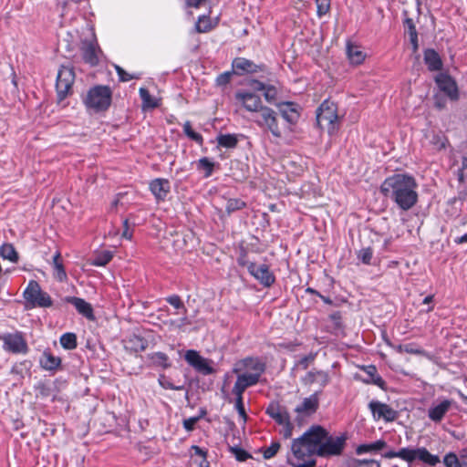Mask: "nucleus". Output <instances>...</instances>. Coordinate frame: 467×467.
<instances>
[{
	"label": "nucleus",
	"instance_id": "f257e3e1",
	"mask_svg": "<svg viewBox=\"0 0 467 467\" xmlns=\"http://www.w3.org/2000/svg\"><path fill=\"white\" fill-rule=\"evenodd\" d=\"M418 184L414 177L397 173L384 180L380 192L402 211L410 210L418 202Z\"/></svg>",
	"mask_w": 467,
	"mask_h": 467
},
{
	"label": "nucleus",
	"instance_id": "f03ea898",
	"mask_svg": "<svg viewBox=\"0 0 467 467\" xmlns=\"http://www.w3.org/2000/svg\"><path fill=\"white\" fill-rule=\"evenodd\" d=\"M321 426L314 425L291 443V455H287L286 462L291 467H316V445L320 442Z\"/></svg>",
	"mask_w": 467,
	"mask_h": 467
},
{
	"label": "nucleus",
	"instance_id": "7ed1b4c3",
	"mask_svg": "<svg viewBox=\"0 0 467 467\" xmlns=\"http://www.w3.org/2000/svg\"><path fill=\"white\" fill-rule=\"evenodd\" d=\"M386 459L400 458L402 461L412 463L416 460L429 466H435L441 461L438 455L431 454L425 447H405L399 451H389L383 454Z\"/></svg>",
	"mask_w": 467,
	"mask_h": 467
},
{
	"label": "nucleus",
	"instance_id": "20e7f679",
	"mask_svg": "<svg viewBox=\"0 0 467 467\" xmlns=\"http://www.w3.org/2000/svg\"><path fill=\"white\" fill-rule=\"evenodd\" d=\"M112 99V91L108 86H95L91 88L83 102L88 110L95 113L106 111L110 104Z\"/></svg>",
	"mask_w": 467,
	"mask_h": 467
},
{
	"label": "nucleus",
	"instance_id": "39448f33",
	"mask_svg": "<svg viewBox=\"0 0 467 467\" xmlns=\"http://www.w3.org/2000/svg\"><path fill=\"white\" fill-rule=\"evenodd\" d=\"M320 442L316 445V455L322 458L340 455L346 444L344 436H332L321 426Z\"/></svg>",
	"mask_w": 467,
	"mask_h": 467
},
{
	"label": "nucleus",
	"instance_id": "423d86ee",
	"mask_svg": "<svg viewBox=\"0 0 467 467\" xmlns=\"http://www.w3.org/2000/svg\"><path fill=\"white\" fill-rule=\"evenodd\" d=\"M252 120L264 131L269 132L275 139L283 136V128L279 125L278 113L265 106L256 115H253Z\"/></svg>",
	"mask_w": 467,
	"mask_h": 467
},
{
	"label": "nucleus",
	"instance_id": "0eeeda50",
	"mask_svg": "<svg viewBox=\"0 0 467 467\" xmlns=\"http://www.w3.org/2000/svg\"><path fill=\"white\" fill-rule=\"evenodd\" d=\"M317 122L321 129H327L329 134L335 133L339 127L337 106L330 100H325L317 110Z\"/></svg>",
	"mask_w": 467,
	"mask_h": 467
},
{
	"label": "nucleus",
	"instance_id": "6e6552de",
	"mask_svg": "<svg viewBox=\"0 0 467 467\" xmlns=\"http://www.w3.org/2000/svg\"><path fill=\"white\" fill-rule=\"evenodd\" d=\"M23 296L26 306L29 307L46 308L53 305V300L50 296L43 291L40 285L35 280L28 282Z\"/></svg>",
	"mask_w": 467,
	"mask_h": 467
},
{
	"label": "nucleus",
	"instance_id": "1a4fd4ad",
	"mask_svg": "<svg viewBox=\"0 0 467 467\" xmlns=\"http://www.w3.org/2000/svg\"><path fill=\"white\" fill-rule=\"evenodd\" d=\"M154 342L155 336L153 332L145 329L136 330L124 339L125 348L133 352H141L145 350L150 343Z\"/></svg>",
	"mask_w": 467,
	"mask_h": 467
},
{
	"label": "nucleus",
	"instance_id": "9d476101",
	"mask_svg": "<svg viewBox=\"0 0 467 467\" xmlns=\"http://www.w3.org/2000/svg\"><path fill=\"white\" fill-rule=\"evenodd\" d=\"M239 264L245 266L249 274L265 287H270L275 283V276L267 265H257L256 263L241 259Z\"/></svg>",
	"mask_w": 467,
	"mask_h": 467
},
{
	"label": "nucleus",
	"instance_id": "9b49d317",
	"mask_svg": "<svg viewBox=\"0 0 467 467\" xmlns=\"http://www.w3.org/2000/svg\"><path fill=\"white\" fill-rule=\"evenodd\" d=\"M75 81V73L72 67L62 66L57 73L56 88L58 101L64 100L69 94Z\"/></svg>",
	"mask_w": 467,
	"mask_h": 467
},
{
	"label": "nucleus",
	"instance_id": "f8f14e48",
	"mask_svg": "<svg viewBox=\"0 0 467 467\" xmlns=\"http://www.w3.org/2000/svg\"><path fill=\"white\" fill-rule=\"evenodd\" d=\"M321 391H317L307 398H305L301 404L296 407L295 411L297 414L296 421L302 424L306 417L313 415L318 409L319 399L318 395Z\"/></svg>",
	"mask_w": 467,
	"mask_h": 467
},
{
	"label": "nucleus",
	"instance_id": "ddd939ff",
	"mask_svg": "<svg viewBox=\"0 0 467 467\" xmlns=\"http://www.w3.org/2000/svg\"><path fill=\"white\" fill-rule=\"evenodd\" d=\"M235 99L244 107V109L253 113V115H256L265 107L258 95L249 91L236 92Z\"/></svg>",
	"mask_w": 467,
	"mask_h": 467
},
{
	"label": "nucleus",
	"instance_id": "4468645a",
	"mask_svg": "<svg viewBox=\"0 0 467 467\" xmlns=\"http://www.w3.org/2000/svg\"><path fill=\"white\" fill-rule=\"evenodd\" d=\"M0 339L4 343L3 348L5 351L12 353H26L27 351L26 342L19 332L0 335Z\"/></svg>",
	"mask_w": 467,
	"mask_h": 467
},
{
	"label": "nucleus",
	"instance_id": "2eb2a0df",
	"mask_svg": "<svg viewBox=\"0 0 467 467\" xmlns=\"http://www.w3.org/2000/svg\"><path fill=\"white\" fill-rule=\"evenodd\" d=\"M184 359L191 367L202 375H211L214 372L209 361L194 349L187 350L184 354Z\"/></svg>",
	"mask_w": 467,
	"mask_h": 467
},
{
	"label": "nucleus",
	"instance_id": "dca6fc26",
	"mask_svg": "<svg viewBox=\"0 0 467 467\" xmlns=\"http://www.w3.org/2000/svg\"><path fill=\"white\" fill-rule=\"evenodd\" d=\"M278 109L282 118L287 123V126L283 128V131L285 130H292V126L296 124L300 118L298 106L294 102L285 101L278 104Z\"/></svg>",
	"mask_w": 467,
	"mask_h": 467
},
{
	"label": "nucleus",
	"instance_id": "f3484780",
	"mask_svg": "<svg viewBox=\"0 0 467 467\" xmlns=\"http://www.w3.org/2000/svg\"><path fill=\"white\" fill-rule=\"evenodd\" d=\"M435 82L450 99L457 100L459 99V90L456 81L447 73H440L435 77Z\"/></svg>",
	"mask_w": 467,
	"mask_h": 467
},
{
	"label": "nucleus",
	"instance_id": "a211bd4d",
	"mask_svg": "<svg viewBox=\"0 0 467 467\" xmlns=\"http://www.w3.org/2000/svg\"><path fill=\"white\" fill-rule=\"evenodd\" d=\"M80 51L85 63L91 67L97 66L99 62V56L101 53L96 39H84L81 42Z\"/></svg>",
	"mask_w": 467,
	"mask_h": 467
},
{
	"label": "nucleus",
	"instance_id": "6ab92c4d",
	"mask_svg": "<svg viewBox=\"0 0 467 467\" xmlns=\"http://www.w3.org/2000/svg\"><path fill=\"white\" fill-rule=\"evenodd\" d=\"M453 400L439 398L428 410V417L434 422H441L453 405Z\"/></svg>",
	"mask_w": 467,
	"mask_h": 467
},
{
	"label": "nucleus",
	"instance_id": "aec40b11",
	"mask_svg": "<svg viewBox=\"0 0 467 467\" xmlns=\"http://www.w3.org/2000/svg\"><path fill=\"white\" fill-rule=\"evenodd\" d=\"M375 420H384L387 422L394 421L398 412L388 404L379 401H371L368 405Z\"/></svg>",
	"mask_w": 467,
	"mask_h": 467
},
{
	"label": "nucleus",
	"instance_id": "412c9836",
	"mask_svg": "<svg viewBox=\"0 0 467 467\" xmlns=\"http://www.w3.org/2000/svg\"><path fill=\"white\" fill-rule=\"evenodd\" d=\"M232 67L236 75L256 73L264 70L263 65H256L244 57H236L232 62Z\"/></svg>",
	"mask_w": 467,
	"mask_h": 467
},
{
	"label": "nucleus",
	"instance_id": "4be33fe9",
	"mask_svg": "<svg viewBox=\"0 0 467 467\" xmlns=\"http://www.w3.org/2000/svg\"><path fill=\"white\" fill-rule=\"evenodd\" d=\"M170 189V182L167 179L158 178L150 182V191L158 202L165 200Z\"/></svg>",
	"mask_w": 467,
	"mask_h": 467
},
{
	"label": "nucleus",
	"instance_id": "5701e85b",
	"mask_svg": "<svg viewBox=\"0 0 467 467\" xmlns=\"http://www.w3.org/2000/svg\"><path fill=\"white\" fill-rule=\"evenodd\" d=\"M66 302L71 304L75 309L83 316V317L91 320L94 318L93 308L89 303L82 298L76 296L66 297Z\"/></svg>",
	"mask_w": 467,
	"mask_h": 467
},
{
	"label": "nucleus",
	"instance_id": "b1692460",
	"mask_svg": "<svg viewBox=\"0 0 467 467\" xmlns=\"http://www.w3.org/2000/svg\"><path fill=\"white\" fill-rule=\"evenodd\" d=\"M266 414L274 419L279 425L287 423V420L290 419V415L286 409L275 402L269 404L266 408Z\"/></svg>",
	"mask_w": 467,
	"mask_h": 467
},
{
	"label": "nucleus",
	"instance_id": "393cba45",
	"mask_svg": "<svg viewBox=\"0 0 467 467\" xmlns=\"http://www.w3.org/2000/svg\"><path fill=\"white\" fill-rule=\"evenodd\" d=\"M423 60L430 71H439L442 68L443 63L441 56L432 48L424 50Z\"/></svg>",
	"mask_w": 467,
	"mask_h": 467
},
{
	"label": "nucleus",
	"instance_id": "a878e982",
	"mask_svg": "<svg viewBox=\"0 0 467 467\" xmlns=\"http://www.w3.org/2000/svg\"><path fill=\"white\" fill-rule=\"evenodd\" d=\"M346 52L349 62L353 65H359L365 60L366 55L358 45L350 40L347 41Z\"/></svg>",
	"mask_w": 467,
	"mask_h": 467
},
{
	"label": "nucleus",
	"instance_id": "bb28decb",
	"mask_svg": "<svg viewBox=\"0 0 467 467\" xmlns=\"http://www.w3.org/2000/svg\"><path fill=\"white\" fill-rule=\"evenodd\" d=\"M39 364L41 368L45 370L55 371L60 367L61 358L57 356H54L49 351H44L39 359Z\"/></svg>",
	"mask_w": 467,
	"mask_h": 467
},
{
	"label": "nucleus",
	"instance_id": "cd10ccee",
	"mask_svg": "<svg viewBox=\"0 0 467 467\" xmlns=\"http://www.w3.org/2000/svg\"><path fill=\"white\" fill-rule=\"evenodd\" d=\"M147 358L150 360V366L161 368L163 369L171 367V363L169 357L163 352H153L147 355Z\"/></svg>",
	"mask_w": 467,
	"mask_h": 467
},
{
	"label": "nucleus",
	"instance_id": "c85d7f7f",
	"mask_svg": "<svg viewBox=\"0 0 467 467\" xmlns=\"http://www.w3.org/2000/svg\"><path fill=\"white\" fill-rule=\"evenodd\" d=\"M52 266L54 269V276L59 281L64 282L67 280V275L63 265V261L61 258L60 252H56L53 255Z\"/></svg>",
	"mask_w": 467,
	"mask_h": 467
},
{
	"label": "nucleus",
	"instance_id": "c756f323",
	"mask_svg": "<svg viewBox=\"0 0 467 467\" xmlns=\"http://www.w3.org/2000/svg\"><path fill=\"white\" fill-rule=\"evenodd\" d=\"M387 446V443L383 440H378L371 443H364L360 444L356 448V453L358 455H362L365 453H372L379 451L384 449Z\"/></svg>",
	"mask_w": 467,
	"mask_h": 467
},
{
	"label": "nucleus",
	"instance_id": "7c9ffc66",
	"mask_svg": "<svg viewBox=\"0 0 467 467\" xmlns=\"http://www.w3.org/2000/svg\"><path fill=\"white\" fill-rule=\"evenodd\" d=\"M430 139V143L437 150L446 149L449 144L447 137L441 131H431L429 135H426Z\"/></svg>",
	"mask_w": 467,
	"mask_h": 467
},
{
	"label": "nucleus",
	"instance_id": "2f4dec72",
	"mask_svg": "<svg viewBox=\"0 0 467 467\" xmlns=\"http://www.w3.org/2000/svg\"><path fill=\"white\" fill-rule=\"evenodd\" d=\"M245 369L249 370L253 374H257L260 378L265 371V364L258 358H247L243 361Z\"/></svg>",
	"mask_w": 467,
	"mask_h": 467
},
{
	"label": "nucleus",
	"instance_id": "473e14b6",
	"mask_svg": "<svg viewBox=\"0 0 467 467\" xmlns=\"http://www.w3.org/2000/svg\"><path fill=\"white\" fill-rule=\"evenodd\" d=\"M214 167L215 163L207 157H202L196 162V169L200 171H203L204 178H209L212 176Z\"/></svg>",
	"mask_w": 467,
	"mask_h": 467
},
{
	"label": "nucleus",
	"instance_id": "72a5a7b5",
	"mask_svg": "<svg viewBox=\"0 0 467 467\" xmlns=\"http://www.w3.org/2000/svg\"><path fill=\"white\" fill-rule=\"evenodd\" d=\"M218 146L226 149H234L238 143V138L235 134H220L216 138Z\"/></svg>",
	"mask_w": 467,
	"mask_h": 467
},
{
	"label": "nucleus",
	"instance_id": "f704fd0d",
	"mask_svg": "<svg viewBox=\"0 0 467 467\" xmlns=\"http://www.w3.org/2000/svg\"><path fill=\"white\" fill-rule=\"evenodd\" d=\"M307 379L310 383L317 382L322 388L326 387L329 382V376L327 372L318 370V371H309L307 373Z\"/></svg>",
	"mask_w": 467,
	"mask_h": 467
},
{
	"label": "nucleus",
	"instance_id": "c9c22d12",
	"mask_svg": "<svg viewBox=\"0 0 467 467\" xmlns=\"http://www.w3.org/2000/svg\"><path fill=\"white\" fill-rule=\"evenodd\" d=\"M139 93L142 100L143 109H155L159 106L158 100L155 98L151 97L147 88H140Z\"/></svg>",
	"mask_w": 467,
	"mask_h": 467
},
{
	"label": "nucleus",
	"instance_id": "e433bc0d",
	"mask_svg": "<svg viewBox=\"0 0 467 467\" xmlns=\"http://www.w3.org/2000/svg\"><path fill=\"white\" fill-rule=\"evenodd\" d=\"M0 255L3 259L9 260L12 263L18 261V254L11 244H4L0 247Z\"/></svg>",
	"mask_w": 467,
	"mask_h": 467
},
{
	"label": "nucleus",
	"instance_id": "4c0bfd02",
	"mask_svg": "<svg viewBox=\"0 0 467 467\" xmlns=\"http://www.w3.org/2000/svg\"><path fill=\"white\" fill-rule=\"evenodd\" d=\"M348 467H380V463L376 460L351 458L348 462Z\"/></svg>",
	"mask_w": 467,
	"mask_h": 467
},
{
	"label": "nucleus",
	"instance_id": "58836bf2",
	"mask_svg": "<svg viewBox=\"0 0 467 467\" xmlns=\"http://www.w3.org/2000/svg\"><path fill=\"white\" fill-rule=\"evenodd\" d=\"M60 344L65 349H74L77 347V337L74 333H65L60 337Z\"/></svg>",
	"mask_w": 467,
	"mask_h": 467
},
{
	"label": "nucleus",
	"instance_id": "ea45409f",
	"mask_svg": "<svg viewBox=\"0 0 467 467\" xmlns=\"http://www.w3.org/2000/svg\"><path fill=\"white\" fill-rule=\"evenodd\" d=\"M246 206V203L238 198L229 199L225 205V210L228 214L234 213L236 211L242 210Z\"/></svg>",
	"mask_w": 467,
	"mask_h": 467
},
{
	"label": "nucleus",
	"instance_id": "a19ab883",
	"mask_svg": "<svg viewBox=\"0 0 467 467\" xmlns=\"http://www.w3.org/2000/svg\"><path fill=\"white\" fill-rule=\"evenodd\" d=\"M111 259L112 254L109 251H104L95 256V258L92 260L91 265L95 266H105L111 261Z\"/></svg>",
	"mask_w": 467,
	"mask_h": 467
},
{
	"label": "nucleus",
	"instance_id": "79ce46f5",
	"mask_svg": "<svg viewBox=\"0 0 467 467\" xmlns=\"http://www.w3.org/2000/svg\"><path fill=\"white\" fill-rule=\"evenodd\" d=\"M158 382L160 386L164 389H172V390H182L184 389L183 385H174L165 375H160L158 379Z\"/></svg>",
	"mask_w": 467,
	"mask_h": 467
},
{
	"label": "nucleus",
	"instance_id": "37998d69",
	"mask_svg": "<svg viewBox=\"0 0 467 467\" xmlns=\"http://www.w3.org/2000/svg\"><path fill=\"white\" fill-rule=\"evenodd\" d=\"M238 378L243 383H244V387L247 388L255 385L260 379L257 374H253L251 372L240 374L238 375Z\"/></svg>",
	"mask_w": 467,
	"mask_h": 467
},
{
	"label": "nucleus",
	"instance_id": "c03bdc74",
	"mask_svg": "<svg viewBox=\"0 0 467 467\" xmlns=\"http://www.w3.org/2000/svg\"><path fill=\"white\" fill-rule=\"evenodd\" d=\"M317 15L322 17L327 15L330 10V0H316Z\"/></svg>",
	"mask_w": 467,
	"mask_h": 467
},
{
	"label": "nucleus",
	"instance_id": "a18cd8bd",
	"mask_svg": "<svg viewBox=\"0 0 467 467\" xmlns=\"http://www.w3.org/2000/svg\"><path fill=\"white\" fill-rule=\"evenodd\" d=\"M277 88L274 85H268L265 90L264 91V97L265 99L270 103L274 104L275 103V100L277 99Z\"/></svg>",
	"mask_w": 467,
	"mask_h": 467
},
{
	"label": "nucleus",
	"instance_id": "49530a36",
	"mask_svg": "<svg viewBox=\"0 0 467 467\" xmlns=\"http://www.w3.org/2000/svg\"><path fill=\"white\" fill-rule=\"evenodd\" d=\"M166 301L177 310V314L185 311V306L179 296L171 295L166 298Z\"/></svg>",
	"mask_w": 467,
	"mask_h": 467
},
{
	"label": "nucleus",
	"instance_id": "de8ad7c7",
	"mask_svg": "<svg viewBox=\"0 0 467 467\" xmlns=\"http://www.w3.org/2000/svg\"><path fill=\"white\" fill-rule=\"evenodd\" d=\"M373 250L370 247L362 248L358 253V258L365 265H370Z\"/></svg>",
	"mask_w": 467,
	"mask_h": 467
},
{
	"label": "nucleus",
	"instance_id": "09e8293b",
	"mask_svg": "<svg viewBox=\"0 0 467 467\" xmlns=\"http://www.w3.org/2000/svg\"><path fill=\"white\" fill-rule=\"evenodd\" d=\"M443 463L446 467H462L457 455L453 452H449L444 456Z\"/></svg>",
	"mask_w": 467,
	"mask_h": 467
},
{
	"label": "nucleus",
	"instance_id": "8fccbe9b",
	"mask_svg": "<svg viewBox=\"0 0 467 467\" xmlns=\"http://www.w3.org/2000/svg\"><path fill=\"white\" fill-rule=\"evenodd\" d=\"M280 449V443L277 441L272 442L270 446L265 449L264 458L269 460L273 458Z\"/></svg>",
	"mask_w": 467,
	"mask_h": 467
},
{
	"label": "nucleus",
	"instance_id": "3c124183",
	"mask_svg": "<svg viewBox=\"0 0 467 467\" xmlns=\"http://www.w3.org/2000/svg\"><path fill=\"white\" fill-rule=\"evenodd\" d=\"M116 72L119 76V78L122 82H128L134 78H139V76L131 75L127 73L121 67L115 65Z\"/></svg>",
	"mask_w": 467,
	"mask_h": 467
},
{
	"label": "nucleus",
	"instance_id": "603ef678",
	"mask_svg": "<svg viewBox=\"0 0 467 467\" xmlns=\"http://www.w3.org/2000/svg\"><path fill=\"white\" fill-rule=\"evenodd\" d=\"M230 450L238 462H244L250 457V454L241 448L231 447Z\"/></svg>",
	"mask_w": 467,
	"mask_h": 467
},
{
	"label": "nucleus",
	"instance_id": "864d4df0",
	"mask_svg": "<svg viewBox=\"0 0 467 467\" xmlns=\"http://www.w3.org/2000/svg\"><path fill=\"white\" fill-rule=\"evenodd\" d=\"M246 389L247 387H244V383H243L242 380H240L237 377V379L233 388V394L235 395L236 399L243 398V393Z\"/></svg>",
	"mask_w": 467,
	"mask_h": 467
},
{
	"label": "nucleus",
	"instance_id": "5fc2aeb1",
	"mask_svg": "<svg viewBox=\"0 0 467 467\" xmlns=\"http://www.w3.org/2000/svg\"><path fill=\"white\" fill-rule=\"evenodd\" d=\"M203 414V412L202 413ZM202 417V415L197 417H190L183 420V428L187 431H192L194 430L195 424L199 421V420Z\"/></svg>",
	"mask_w": 467,
	"mask_h": 467
},
{
	"label": "nucleus",
	"instance_id": "6e6d98bb",
	"mask_svg": "<svg viewBox=\"0 0 467 467\" xmlns=\"http://www.w3.org/2000/svg\"><path fill=\"white\" fill-rule=\"evenodd\" d=\"M404 25H405V27H406V29L408 31L409 36L418 34L416 26H415V24H414L412 18L407 17L404 20Z\"/></svg>",
	"mask_w": 467,
	"mask_h": 467
},
{
	"label": "nucleus",
	"instance_id": "4d7b16f0",
	"mask_svg": "<svg viewBox=\"0 0 467 467\" xmlns=\"http://www.w3.org/2000/svg\"><path fill=\"white\" fill-rule=\"evenodd\" d=\"M317 353H310L307 356L303 357L299 361L298 365L302 367V368L306 369L307 368L309 363L314 361L316 358Z\"/></svg>",
	"mask_w": 467,
	"mask_h": 467
},
{
	"label": "nucleus",
	"instance_id": "13d9d810",
	"mask_svg": "<svg viewBox=\"0 0 467 467\" xmlns=\"http://www.w3.org/2000/svg\"><path fill=\"white\" fill-rule=\"evenodd\" d=\"M281 425L283 426V430H282L283 436L285 439L290 438L292 436V434H293V429H294V426L291 423L290 419L287 420V423H283Z\"/></svg>",
	"mask_w": 467,
	"mask_h": 467
},
{
	"label": "nucleus",
	"instance_id": "bf43d9fd",
	"mask_svg": "<svg viewBox=\"0 0 467 467\" xmlns=\"http://www.w3.org/2000/svg\"><path fill=\"white\" fill-rule=\"evenodd\" d=\"M232 74L230 72H224L223 74H220L216 78V83L218 86H224L228 84L231 80Z\"/></svg>",
	"mask_w": 467,
	"mask_h": 467
},
{
	"label": "nucleus",
	"instance_id": "052dcab7",
	"mask_svg": "<svg viewBox=\"0 0 467 467\" xmlns=\"http://www.w3.org/2000/svg\"><path fill=\"white\" fill-rule=\"evenodd\" d=\"M204 19H205V16H199V19H198L197 23L195 24L196 31L199 33H204V32L209 31V29H210V26H208V25L202 26V23Z\"/></svg>",
	"mask_w": 467,
	"mask_h": 467
},
{
	"label": "nucleus",
	"instance_id": "680f3d73",
	"mask_svg": "<svg viewBox=\"0 0 467 467\" xmlns=\"http://www.w3.org/2000/svg\"><path fill=\"white\" fill-rule=\"evenodd\" d=\"M191 451L193 455H197L202 459H206L207 451L197 445H192Z\"/></svg>",
	"mask_w": 467,
	"mask_h": 467
},
{
	"label": "nucleus",
	"instance_id": "e2e57ef3",
	"mask_svg": "<svg viewBox=\"0 0 467 467\" xmlns=\"http://www.w3.org/2000/svg\"><path fill=\"white\" fill-rule=\"evenodd\" d=\"M186 136H187L189 139H191L192 140L195 141V142H196L197 144H199V145H202V143H203V138H202V136L200 133H198V132H196V131H194V130L191 131V132H190V133H188V135H186Z\"/></svg>",
	"mask_w": 467,
	"mask_h": 467
},
{
	"label": "nucleus",
	"instance_id": "0e129e2a",
	"mask_svg": "<svg viewBox=\"0 0 467 467\" xmlns=\"http://www.w3.org/2000/svg\"><path fill=\"white\" fill-rule=\"evenodd\" d=\"M235 408H236L239 415L244 420H245L246 419V414H245V410H244V403H243V398L236 399Z\"/></svg>",
	"mask_w": 467,
	"mask_h": 467
},
{
	"label": "nucleus",
	"instance_id": "69168bd1",
	"mask_svg": "<svg viewBox=\"0 0 467 467\" xmlns=\"http://www.w3.org/2000/svg\"><path fill=\"white\" fill-rule=\"evenodd\" d=\"M207 0H185L186 7L199 8Z\"/></svg>",
	"mask_w": 467,
	"mask_h": 467
},
{
	"label": "nucleus",
	"instance_id": "338daca9",
	"mask_svg": "<svg viewBox=\"0 0 467 467\" xmlns=\"http://www.w3.org/2000/svg\"><path fill=\"white\" fill-rule=\"evenodd\" d=\"M268 85L269 84H265L264 82L255 79L252 81V86L257 91H265Z\"/></svg>",
	"mask_w": 467,
	"mask_h": 467
},
{
	"label": "nucleus",
	"instance_id": "774afa93",
	"mask_svg": "<svg viewBox=\"0 0 467 467\" xmlns=\"http://www.w3.org/2000/svg\"><path fill=\"white\" fill-rule=\"evenodd\" d=\"M123 226H124V230H123V233H122V237H124V238H126L128 240H131V238H132V232L130 231L128 220H124Z\"/></svg>",
	"mask_w": 467,
	"mask_h": 467
}]
</instances>
